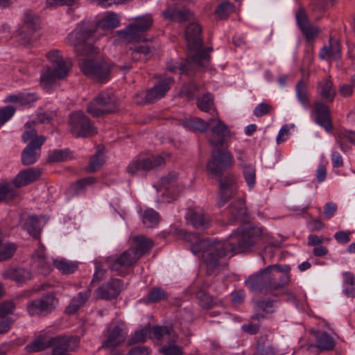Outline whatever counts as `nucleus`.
<instances>
[{"instance_id": "obj_1", "label": "nucleus", "mask_w": 355, "mask_h": 355, "mask_svg": "<svg viewBox=\"0 0 355 355\" xmlns=\"http://www.w3.org/2000/svg\"><path fill=\"white\" fill-rule=\"evenodd\" d=\"M210 131L207 134V140L214 148L207 164V170L218 178L220 182V194L218 206L223 207L231 197L236 193V178L232 174H227L222 178L224 172L234 165V157L231 152L216 148L227 147L231 138L228 126L218 116L210 119Z\"/></svg>"}, {"instance_id": "obj_2", "label": "nucleus", "mask_w": 355, "mask_h": 355, "mask_svg": "<svg viewBox=\"0 0 355 355\" xmlns=\"http://www.w3.org/2000/svg\"><path fill=\"white\" fill-rule=\"evenodd\" d=\"M290 269L288 266H268L259 273L250 275L245 280V285L253 292L268 294L280 291L287 296L288 300H295V295L284 288L290 281Z\"/></svg>"}, {"instance_id": "obj_3", "label": "nucleus", "mask_w": 355, "mask_h": 355, "mask_svg": "<svg viewBox=\"0 0 355 355\" xmlns=\"http://www.w3.org/2000/svg\"><path fill=\"white\" fill-rule=\"evenodd\" d=\"M175 233L191 243V250L193 254L202 253V260L207 267L209 275L214 269L225 264V257L228 252H232L227 242L200 239L196 234L187 232L182 229L176 230Z\"/></svg>"}, {"instance_id": "obj_4", "label": "nucleus", "mask_w": 355, "mask_h": 355, "mask_svg": "<svg viewBox=\"0 0 355 355\" xmlns=\"http://www.w3.org/2000/svg\"><path fill=\"white\" fill-rule=\"evenodd\" d=\"M46 57L51 67H44L40 75V86L46 92H50L57 80L64 79L71 68L70 60H64L60 51L53 50L48 52Z\"/></svg>"}, {"instance_id": "obj_5", "label": "nucleus", "mask_w": 355, "mask_h": 355, "mask_svg": "<svg viewBox=\"0 0 355 355\" xmlns=\"http://www.w3.org/2000/svg\"><path fill=\"white\" fill-rule=\"evenodd\" d=\"M262 230L259 227L238 228L229 237L228 245L234 254L245 252L254 248L261 239Z\"/></svg>"}, {"instance_id": "obj_6", "label": "nucleus", "mask_w": 355, "mask_h": 355, "mask_svg": "<svg viewBox=\"0 0 355 355\" xmlns=\"http://www.w3.org/2000/svg\"><path fill=\"white\" fill-rule=\"evenodd\" d=\"M67 43L73 46L78 55L87 56L98 53L94 46L95 42L94 31L79 24L66 38Z\"/></svg>"}, {"instance_id": "obj_7", "label": "nucleus", "mask_w": 355, "mask_h": 355, "mask_svg": "<svg viewBox=\"0 0 355 355\" xmlns=\"http://www.w3.org/2000/svg\"><path fill=\"white\" fill-rule=\"evenodd\" d=\"M171 154H139L127 166V172L131 175H137L144 172L155 171L164 167L171 159Z\"/></svg>"}, {"instance_id": "obj_8", "label": "nucleus", "mask_w": 355, "mask_h": 355, "mask_svg": "<svg viewBox=\"0 0 355 355\" xmlns=\"http://www.w3.org/2000/svg\"><path fill=\"white\" fill-rule=\"evenodd\" d=\"M154 19L150 14L138 16L133 19L124 29L118 31L117 35L127 43L137 42L144 40L145 33L153 26Z\"/></svg>"}, {"instance_id": "obj_9", "label": "nucleus", "mask_w": 355, "mask_h": 355, "mask_svg": "<svg viewBox=\"0 0 355 355\" xmlns=\"http://www.w3.org/2000/svg\"><path fill=\"white\" fill-rule=\"evenodd\" d=\"M119 107V99L111 90L99 92L87 105V111L94 117L115 112Z\"/></svg>"}, {"instance_id": "obj_10", "label": "nucleus", "mask_w": 355, "mask_h": 355, "mask_svg": "<svg viewBox=\"0 0 355 355\" xmlns=\"http://www.w3.org/2000/svg\"><path fill=\"white\" fill-rule=\"evenodd\" d=\"M79 67L85 76L98 83H105L111 78V64L104 59H83Z\"/></svg>"}, {"instance_id": "obj_11", "label": "nucleus", "mask_w": 355, "mask_h": 355, "mask_svg": "<svg viewBox=\"0 0 355 355\" xmlns=\"http://www.w3.org/2000/svg\"><path fill=\"white\" fill-rule=\"evenodd\" d=\"M68 123L70 132L76 137H89L97 133L94 123L83 112L71 113Z\"/></svg>"}, {"instance_id": "obj_12", "label": "nucleus", "mask_w": 355, "mask_h": 355, "mask_svg": "<svg viewBox=\"0 0 355 355\" xmlns=\"http://www.w3.org/2000/svg\"><path fill=\"white\" fill-rule=\"evenodd\" d=\"M58 303V299L53 294H46L29 301L26 310L31 316L44 318L55 309Z\"/></svg>"}, {"instance_id": "obj_13", "label": "nucleus", "mask_w": 355, "mask_h": 355, "mask_svg": "<svg viewBox=\"0 0 355 355\" xmlns=\"http://www.w3.org/2000/svg\"><path fill=\"white\" fill-rule=\"evenodd\" d=\"M139 259L134 252L132 248L122 252L119 256L110 257L106 259V264L111 271L118 275L124 276L125 269L135 265Z\"/></svg>"}, {"instance_id": "obj_14", "label": "nucleus", "mask_w": 355, "mask_h": 355, "mask_svg": "<svg viewBox=\"0 0 355 355\" xmlns=\"http://www.w3.org/2000/svg\"><path fill=\"white\" fill-rule=\"evenodd\" d=\"M173 82V79L171 77L162 79L157 85L147 92H142L135 94L134 96L135 102L137 104L150 103L163 98L170 89Z\"/></svg>"}, {"instance_id": "obj_15", "label": "nucleus", "mask_w": 355, "mask_h": 355, "mask_svg": "<svg viewBox=\"0 0 355 355\" xmlns=\"http://www.w3.org/2000/svg\"><path fill=\"white\" fill-rule=\"evenodd\" d=\"M40 18L31 10L25 12L24 24L18 31L19 42L26 46L31 43V37L40 28Z\"/></svg>"}, {"instance_id": "obj_16", "label": "nucleus", "mask_w": 355, "mask_h": 355, "mask_svg": "<svg viewBox=\"0 0 355 355\" xmlns=\"http://www.w3.org/2000/svg\"><path fill=\"white\" fill-rule=\"evenodd\" d=\"M128 334L126 324L123 321H117L108 330L106 340L102 345V348L114 349L122 345Z\"/></svg>"}, {"instance_id": "obj_17", "label": "nucleus", "mask_w": 355, "mask_h": 355, "mask_svg": "<svg viewBox=\"0 0 355 355\" xmlns=\"http://www.w3.org/2000/svg\"><path fill=\"white\" fill-rule=\"evenodd\" d=\"M185 219L187 224L200 230H207L211 225L209 216L199 207L189 208Z\"/></svg>"}, {"instance_id": "obj_18", "label": "nucleus", "mask_w": 355, "mask_h": 355, "mask_svg": "<svg viewBox=\"0 0 355 355\" xmlns=\"http://www.w3.org/2000/svg\"><path fill=\"white\" fill-rule=\"evenodd\" d=\"M46 141L44 136H40L32 140L22 150L21 162L24 165H31L37 162L40 156L41 146Z\"/></svg>"}, {"instance_id": "obj_19", "label": "nucleus", "mask_w": 355, "mask_h": 355, "mask_svg": "<svg viewBox=\"0 0 355 355\" xmlns=\"http://www.w3.org/2000/svg\"><path fill=\"white\" fill-rule=\"evenodd\" d=\"M276 301L267 297H261L253 300L255 313L251 316L250 320L260 322L268 318V315L275 311Z\"/></svg>"}, {"instance_id": "obj_20", "label": "nucleus", "mask_w": 355, "mask_h": 355, "mask_svg": "<svg viewBox=\"0 0 355 355\" xmlns=\"http://www.w3.org/2000/svg\"><path fill=\"white\" fill-rule=\"evenodd\" d=\"M123 289V283L122 280L112 279L96 289V297L103 300L115 299L119 295Z\"/></svg>"}, {"instance_id": "obj_21", "label": "nucleus", "mask_w": 355, "mask_h": 355, "mask_svg": "<svg viewBox=\"0 0 355 355\" xmlns=\"http://www.w3.org/2000/svg\"><path fill=\"white\" fill-rule=\"evenodd\" d=\"M297 24L308 42L313 41L319 34L318 27L310 24L309 17L303 8H300L295 14Z\"/></svg>"}, {"instance_id": "obj_22", "label": "nucleus", "mask_w": 355, "mask_h": 355, "mask_svg": "<svg viewBox=\"0 0 355 355\" xmlns=\"http://www.w3.org/2000/svg\"><path fill=\"white\" fill-rule=\"evenodd\" d=\"M202 28L198 23H190L185 31V38L189 50H198L203 44L201 35Z\"/></svg>"}, {"instance_id": "obj_23", "label": "nucleus", "mask_w": 355, "mask_h": 355, "mask_svg": "<svg viewBox=\"0 0 355 355\" xmlns=\"http://www.w3.org/2000/svg\"><path fill=\"white\" fill-rule=\"evenodd\" d=\"M154 51L155 46L151 43L145 42L130 47L128 53L132 60L146 62L150 58Z\"/></svg>"}, {"instance_id": "obj_24", "label": "nucleus", "mask_w": 355, "mask_h": 355, "mask_svg": "<svg viewBox=\"0 0 355 355\" xmlns=\"http://www.w3.org/2000/svg\"><path fill=\"white\" fill-rule=\"evenodd\" d=\"M313 112L316 123L323 127L327 132H331L333 130V124L331 120L329 107L323 103L315 102Z\"/></svg>"}, {"instance_id": "obj_25", "label": "nucleus", "mask_w": 355, "mask_h": 355, "mask_svg": "<svg viewBox=\"0 0 355 355\" xmlns=\"http://www.w3.org/2000/svg\"><path fill=\"white\" fill-rule=\"evenodd\" d=\"M317 93L325 103H332L336 95V88L330 77L322 79L317 85Z\"/></svg>"}, {"instance_id": "obj_26", "label": "nucleus", "mask_w": 355, "mask_h": 355, "mask_svg": "<svg viewBox=\"0 0 355 355\" xmlns=\"http://www.w3.org/2000/svg\"><path fill=\"white\" fill-rule=\"evenodd\" d=\"M162 15L166 19L178 22L191 20L193 17V12L189 8L186 7L178 8L175 6L168 7L162 12Z\"/></svg>"}, {"instance_id": "obj_27", "label": "nucleus", "mask_w": 355, "mask_h": 355, "mask_svg": "<svg viewBox=\"0 0 355 355\" xmlns=\"http://www.w3.org/2000/svg\"><path fill=\"white\" fill-rule=\"evenodd\" d=\"M42 174L40 169L37 168H29L18 173L13 180V184L16 188L26 186L39 179Z\"/></svg>"}, {"instance_id": "obj_28", "label": "nucleus", "mask_w": 355, "mask_h": 355, "mask_svg": "<svg viewBox=\"0 0 355 355\" xmlns=\"http://www.w3.org/2000/svg\"><path fill=\"white\" fill-rule=\"evenodd\" d=\"M198 303L204 310H209L214 307H223L221 300L215 298L202 289L198 291L196 295Z\"/></svg>"}, {"instance_id": "obj_29", "label": "nucleus", "mask_w": 355, "mask_h": 355, "mask_svg": "<svg viewBox=\"0 0 355 355\" xmlns=\"http://www.w3.org/2000/svg\"><path fill=\"white\" fill-rule=\"evenodd\" d=\"M2 277L5 279H11L17 283H25L31 279L32 273L23 268H9L2 272Z\"/></svg>"}, {"instance_id": "obj_30", "label": "nucleus", "mask_w": 355, "mask_h": 355, "mask_svg": "<svg viewBox=\"0 0 355 355\" xmlns=\"http://www.w3.org/2000/svg\"><path fill=\"white\" fill-rule=\"evenodd\" d=\"M341 46L340 42L330 37L329 46H324L320 52V58L322 60L331 58L338 60L341 58Z\"/></svg>"}, {"instance_id": "obj_31", "label": "nucleus", "mask_w": 355, "mask_h": 355, "mask_svg": "<svg viewBox=\"0 0 355 355\" xmlns=\"http://www.w3.org/2000/svg\"><path fill=\"white\" fill-rule=\"evenodd\" d=\"M91 295V290L86 289L80 292L73 297L65 309V313L69 315L75 313L80 307L83 306L88 301Z\"/></svg>"}, {"instance_id": "obj_32", "label": "nucleus", "mask_w": 355, "mask_h": 355, "mask_svg": "<svg viewBox=\"0 0 355 355\" xmlns=\"http://www.w3.org/2000/svg\"><path fill=\"white\" fill-rule=\"evenodd\" d=\"M173 335H177L173 327L155 325L150 327V338L157 341L169 340Z\"/></svg>"}, {"instance_id": "obj_33", "label": "nucleus", "mask_w": 355, "mask_h": 355, "mask_svg": "<svg viewBox=\"0 0 355 355\" xmlns=\"http://www.w3.org/2000/svg\"><path fill=\"white\" fill-rule=\"evenodd\" d=\"M132 241L135 245L132 248L139 259L148 253L154 245V243L150 239L142 235L134 236Z\"/></svg>"}, {"instance_id": "obj_34", "label": "nucleus", "mask_w": 355, "mask_h": 355, "mask_svg": "<svg viewBox=\"0 0 355 355\" xmlns=\"http://www.w3.org/2000/svg\"><path fill=\"white\" fill-rule=\"evenodd\" d=\"M178 335H173L171 340L159 349L162 355H184L185 352L182 346L177 344Z\"/></svg>"}, {"instance_id": "obj_35", "label": "nucleus", "mask_w": 355, "mask_h": 355, "mask_svg": "<svg viewBox=\"0 0 355 355\" xmlns=\"http://www.w3.org/2000/svg\"><path fill=\"white\" fill-rule=\"evenodd\" d=\"M44 247L40 245L39 249L33 256L34 264L40 270V272L46 275L52 270V266L50 263L46 260L44 255Z\"/></svg>"}, {"instance_id": "obj_36", "label": "nucleus", "mask_w": 355, "mask_h": 355, "mask_svg": "<svg viewBox=\"0 0 355 355\" xmlns=\"http://www.w3.org/2000/svg\"><path fill=\"white\" fill-rule=\"evenodd\" d=\"M54 345V338H46L40 336L26 345V349L28 352H38Z\"/></svg>"}, {"instance_id": "obj_37", "label": "nucleus", "mask_w": 355, "mask_h": 355, "mask_svg": "<svg viewBox=\"0 0 355 355\" xmlns=\"http://www.w3.org/2000/svg\"><path fill=\"white\" fill-rule=\"evenodd\" d=\"M335 137L336 142L345 153L350 149L349 146L347 144V141L355 146V131L340 130L336 132Z\"/></svg>"}, {"instance_id": "obj_38", "label": "nucleus", "mask_w": 355, "mask_h": 355, "mask_svg": "<svg viewBox=\"0 0 355 355\" xmlns=\"http://www.w3.org/2000/svg\"><path fill=\"white\" fill-rule=\"evenodd\" d=\"M196 104L200 110L210 113L213 117L218 116V112L214 107V97L211 94L207 93L198 98Z\"/></svg>"}, {"instance_id": "obj_39", "label": "nucleus", "mask_w": 355, "mask_h": 355, "mask_svg": "<svg viewBox=\"0 0 355 355\" xmlns=\"http://www.w3.org/2000/svg\"><path fill=\"white\" fill-rule=\"evenodd\" d=\"M54 342L55 345L66 352L74 351L79 346L80 338L78 336L55 337Z\"/></svg>"}, {"instance_id": "obj_40", "label": "nucleus", "mask_w": 355, "mask_h": 355, "mask_svg": "<svg viewBox=\"0 0 355 355\" xmlns=\"http://www.w3.org/2000/svg\"><path fill=\"white\" fill-rule=\"evenodd\" d=\"M23 228L35 239H40L41 227L39 218L35 216L28 217L23 224Z\"/></svg>"}, {"instance_id": "obj_41", "label": "nucleus", "mask_w": 355, "mask_h": 355, "mask_svg": "<svg viewBox=\"0 0 355 355\" xmlns=\"http://www.w3.org/2000/svg\"><path fill=\"white\" fill-rule=\"evenodd\" d=\"M296 96L300 103L306 108L310 107L308 94V82L304 79L299 80L295 87Z\"/></svg>"}, {"instance_id": "obj_42", "label": "nucleus", "mask_w": 355, "mask_h": 355, "mask_svg": "<svg viewBox=\"0 0 355 355\" xmlns=\"http://www.w3.org/2000/svg\"><path fill=\"white\" fill-rule=\"evenodd\" d=\"M343 293L346 297H355V275L351 272L343 273Z\"/></svg>"}, {"instance_id": "obj_43", "label": "nucleus", "mask_w": 355, "mask_h": 355, "mask_svg": "<svg viewBox=\"0 0 355 355\" xmlns=\"http://www.w3.org/2000/svg\"><path fill=\"white\" fill-rule=\"evenodd\" d=\"M196 51L192 56V60L196 64L205 67H207L211 60V52L213 51L212 47H207L204 49L194 50Z\"/></svg>"}, {"instance_id": "obj_44", "label": "nucleus", "mask_w": 355, "mask_h": 355, "mask_svg": "<svg viewBox=\"0 0 355 355\" xmlns=\"http://www.w3.org/2000/svg\"><path fill=\"white\" fill-rule=\"evenodd\" d=\"M53 266L62 274L73 273L78 268V265L76 263L68 261L64 259H55Z\"/></svg>"}, {"instance_id": "obj_45", "label": "nucleus", "mask_w": 355, "mask_h": 355, "mask_svg": "<svg viewBox=\"0 0 355 355\" xmlns=\"http://www.w3.org/2000/svg\"><path fill=\"white\" fill-rule=\"evenodd\" d=\"M120 24L119 17L115 13H110L98 23V27L103 29H112Z\"/></svg>"}, {"instance_id": "obj_46", "label": "nucleus", "mask_w": 355, "mask_h": 355, "mask_svg": "<svg viewBox=\"0 0 355 355\" xmlns=\"http://www.w3.org/2000/svg\"><path fill=\"white\" fill-rule=\"evenodd\" d=\"M16 187L13 182L7 183L0 186V202L13 199L17 193Z\"/></svg>"}, {"instance_id": "obj_47", "label": "nucleus", "mask_w": 355, "mask_h": 355, "mask_svg": "<svg viewBox=\"0 0 355 355\" xmlns=\"http://www.w3.org/2000/svg\"><path fill=\"white\" fill-rule=\"evenodd\" d=\"M317 347L323 350H331L335 347L334 338L326 332L317 336Z\"/></svg>"}, {"instance_id": "obj_48", "label": "nucleus", "mask_w": 355, "mask_h": 355, "mask_svg": "<svg viewBox=\"0 0 355 355\" xmlns=\"http://www.w3.org/2000/svg\"><path fill=\"white\" fill-rule=\"evenodd\" d=\"M17 250V245L12 243H2L0 245V262L11 259Z\"/></svg>"}, {"instance_id": "obj_49", "label": "nucleus", "mask_w": 355, "mask_h": 355, "mask_svg": "<svg viewBox=\"0 0 355 355\" xmlns=\"http://www.w3.org/2000/svg\"><path fill=\"white\" fill-rule=\"evenodd\" d=\"M71 158V153L68 149L54 150L49 153V162H65Z\"/></svg>"}, {"instance_id": "obj_50", "label": "nucleus", "mask_w": 355, "mask_h": 355, "mask_svg": "<svg viewBox=\"0 0 355 355\" xmlns=\"http://www.w3.org/2000/svg\"><path fill=\"white\" fill-rule=\"evenodd\" d=\"M159 222V213L153 209H146L143 215V223L147 227H153Z\"/></svg>"}, {"instance_id": "obj_51", "label": "nucleus", "mask_w": 355, "mask_h": 355, "mask_svg": "<svg viewBox=\"0 0 355 355\" xmlns=\"http://www.w3.org/2000/svg\"><path fill=\"white\" fill-rule=\"evenodd\" d=\"M243 174L248 186L252 189L256 183V170L252 164L244 165L242 167Z\"/></svg>"}, {"instance_id": "obj_52", "label": "nucleus", "mask_w": 355, "mask_h": 355, "mask_svg": "<svg viewBox=\"0 0 355 355\" xmlns=\"http://www.w3.org/2000/svg\"><path fill=\"white\" fill-rule=\"evenodd\" d=\"M168 293L159 287H153L148 297V302L150 303H155L161 300H164L168 298Z\"/></svg>"}, {"instance_id": "obj_53", "label": "nucleus", "mask_w": 355, "mask_h": 355, "mask_svg": "<svg viewBox=\"0 0 355 355\" xmlns=\"http://www.w3.org/2000/svg\"><path fill=\"white\" fill-rule=\"evenodd\" d=\"M148 334H150V327L138 330L129 338L128 344L133 345L137 343H143L146 340Z\"/></svg>"}, {"instance_id": "obj_54", "label": "nucleus", "mask_w": 355, "mask_h": 355, "mask_svg": "<svg viewBox=\"0 0 355 355\" xmlns=\"http://www.w3.org/2000/svg\"><path fill=\"white\" fill-rule=\"evenodd\" d=\"M234 6L230 2H223L219 4L215 10V13L220 19L228 17L229 15L233 12Z\"/></svg>"}, {"instance_id": "obj_55", "label": "nucleus", "mask_w": 355, "mask_h": 355, "mask_svg": "<svg viewBox=\"0 0 355 355\" xmlns=\"http://www.w3.org/2000/svg\"><path fill=\"white\" fill-rule=\"evenodd\" d=\"M35 121L27 122L24 127L26 128L25 131L22 134L21 138L24 143L28 141H31L32 140L38 138L37 132L35 129Z\"/></svg>"}, {"instance_id": "obj_56", "label": "nucleus", "mask_w": 355, "mask_h": 355, "mask_svg": "<svg viewBox=\"0 0 355 355\" xmlns=\"http://www.w3.org/2000/svg\"><path fill=\"white\" fill-rule=\"evenodd\" d=\"M187 125L191 130H198L201 132H205L211 125L210 119L208 121H205L200 118H194L187 123Z\"/></svg>"}, {"instance_id": "obj_57", "label": "nucleus", "mask_w": 355, "mask_h": 355, "mask_svg": "<svg viewBox=\"0 0 355 355\" xmlns=\"http://www.w3.org/2000/svg\"><path fill=\"white\" fill-rule=\"evenodd\" d=\"M95 182L96 179L93 177L84 178L71 184V189L74 193L78 194L83 191L87 185L93 184Z\"/></svg>"}, {"instance_id": "obj_58", "label": "nucleus", "mask_w": 355, "mask_h": 355, "mask_svg": "<svg viewBox=\"0 0 355 355\" xmlns=\"http://www.w3.org/2000/svg\"><path fill=\"white\" fill-rule=\"evenodd\" d=\"M229 209L232 217L237 218L245 213L244 202L242 200L232 202L230 205Z\"/></svg>"}, {"instance_id": "obj_59", "label": "nucleus", "mask_w": 355, "mask_h": 355, "mask_svg": "<svg viewBox=\"0 0 355 355\" xmlns=\"http://www.w3.org/2000/svg\"><path fill=\"white\" fill-rule=\"evenodd\" d=\"M104 159L101 151L97 153L90 158L87 170L89 172H94L98 171L103 165Z\"/></svg>"}, {"instance_id": "obj_60", "label": "nucleus", "mask_w": 355, "mask_h": 355, "mask_svg": "<svg viewBox=\"0 0 355 355\" xmlns=\"http://www.w3.org/2000/svg\"><path fill=\"white\" fill-rule=\"evenodd\" d=\"M176 180V175L168 174L161 178L159 181L160 187L166 191L172 192L173 187L175 186Z\"/></svg>"}, {"instance_id": "obj_61", "label": "nucleus", "mask_w": 355, "mask_h": 355, "mask_svg": "<svg viewBox=\"0 0 355 355\" xmlns=\"http://www.w3.org/2000/svg\"><path fill=\"white\" fill-rule=\"evenodd\" d=\"M167 69L171 72L179 71L180 73H187V62L182 60L180 63L170 61L167 63Z\"/></svg>"}, {"instance_id": "obj_62", "label": "nucleus", "mask_w": 355, "mask_h": 355, "mask_svg": "<svg viewBox=\"0 0 355 355\" xmlns=\"http://www.w3.org/2000/svg\"><path fill=\"white\" fill-rule=\"evenodd\" d=\"M15 109L12 106H6L0 110V125L4 124L15 114Z\"/></svg>"}, {"instance_id": "obj_63", "label": "nucleus", "mask_w": 355, "mask_h": 355, "mask_svg": "<svg viewBox=\"0 0 355 355\" xmlns=\"http://www.w3.org/2000/svg\"><path fill=\"white\" fill-rule=\"evenodd\" d=\"M272 110V107L270 105L261 103L255 107L253 113L256 116L261 117L270 113Z\"/></svg>"}, {"instance_id": "obj_64", "label": "nucleus", "mask_w": 355, "mask_h": 355, "mask_svg": "<svg viewBox=\"0 0 355 355\" xmlns=\"http://www.w3.org/2000/svg\"><path fill=\"white\" fill-rule=\"evenodd\" d=\"M255 321L252 320L251 322L244 324L242 326V330L250 335H254L258 333L260 329V324L259 322L257 321V322H254Z\"/></svg>"}]
</instances>
